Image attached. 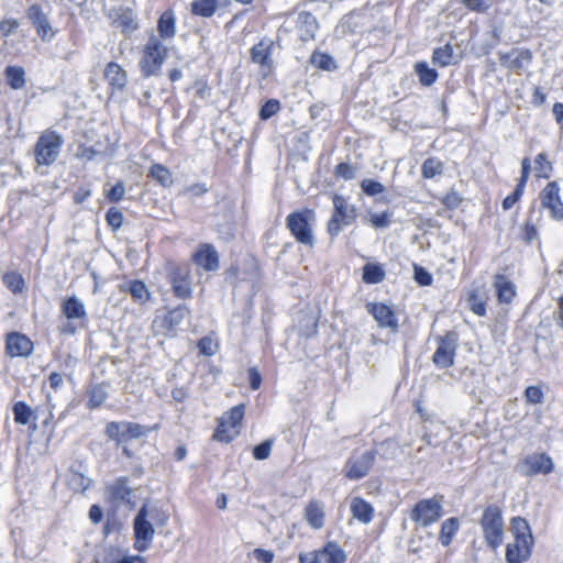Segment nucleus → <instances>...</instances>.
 <instances>
[{
  "instance_id": "nucleus-1",
  "label": "nucleus",
  "mask_w": 563,
  "mask_h": 563,
  "mask_svg": "<svg viewBox=\"0 0 563 563\" xmlns=\"http://www.w3.org/2000/svg\"><path fill=\"white\" fill-rule=\"evenodd\" d=\"M166 521L167 516L161 512L157 508L143 505L133 521L135 537L134 548L139 552L146 551L153 541L155 532L153 523L162 527Z\"/></svg>"
},
{
  "instance_id": "nucleus-2",
  "label": "nucleus",
  "mask_w": 563,
  "mask_h": 563,
  "mask_svg": "<svg viewBox=\"0 0 563 563\" xmlns=\"http://www.w3.org/2000/svg\"><path fill=\"white\" fill-rule=\"evenodd\" d=\"M479 523L485 541L493 550H496L504 539V520L500 508L496 505L486 507Z\"/></svg>"
},
{
  "instance_id": "nucleus-3",
  "label": "nucleus",
  "mask_w": 563,
  "mask_h": 563,
  "mask_svg": "<svg viewBox=\"0 0 563 563\" xmlns=\"http://www.w3.org/2000/svg\"><path fill=\"white\" fill-rule=\"evenodd\" d=\"M167 48L161 38L152 35L143 49V56L140 60L141 71L144 77L155 76L159 73L161 67L166 58Z\"/></svg>"
},
{
  "instance_id": "nucleus-4",
  "label": "nucleus",
  "mask_w": 563,
  "mask_h": 563,
  "mask_svg": "<svg viewBox=\"0 0 563 563\" xmlns=\"http://www.w3.org/2000/svg\"><path fill=\"white\" fill-rule=\"evenodd\" d=\"M313 220V211L305 209L288 214L286 219V227L298 243L312 246L314 244V238L312 234Z\"/></svg>"
},
{
  "instance_id": "nucleus-5",
  "label": "nucleus",
  "mask_w": 563,
  "mask_h": 563,
  "mask_svg": "<svg viewBox=\"0 0 563 563\" xmlns=\"http://www.w3.org/2000/svg\"><path fill=\"white\" fill-rule=\"evenodd\" d=\"M63 143V137L55 131L42 132L34 148L36 163L45 166L53 164L59 155Z\"/></svg>"
},
{
  "instance_id": "nucleus-6",
  "label": "nucleus",
  "mask_w": 563,
  "mask_h": 563,
  "mask_svg": "<svg viewBox=\"0 0 563 563\" xmlns=\"http://www.w3.org/2000/svg\"><path fill=\"white\" fill-rule=\"evenodd\" d=\"M166 275L177 298L188 299L192 296L191 272L188 264L168 262L166 264Z\"/></svg>"
},
{
  "instance_id": "nucleus-7",
  "label": "nucleus",
  "mask_w": 563,
  "mask_h": 563,
  "mask_svg": "<svg viewBox=\"0 0 563 563\" xmlns=\"http://www.w3.org/2000/svg\"><path fill=\"white\" fill-rule=\"evenodd\" d=\"M150 428L130 421H112L106 426L104 434L117 445H121L134 439H140L150 432Z\"/></svg>"
},
{
  "instance_id": "nucleus-8",
  "label": "nucleus",
  "mask_w": 563,
  "mask_h": 563,
  "mask_svg": "<svg viewBox=\"0 0 563 563\" xmlns=\"http://www.w3.org/2000/svg\"><path fill=\"white\" fill-rule=\"evenodd\" d=\"M443 512L442 496L422 499L412 508L410 518L417 526L428 527L437 522Z\"/></svg>"
},
{
  "instance_id": "nucleus-9",
  "label": "nucleus",
  "mask_w": 563,
  "mask_h": 563,
  "mask_svg": "<svg viewBox=\"0 0 563 563\" xmlns=\"http://www.w3.org/2000/svg\"><path fill=\"white\" fill-rule=\"evenodd\" d=\"M376 460V452L368 450L361 455H351L344 466L346 478L357 481L365 477Z\"/></svg>"
},
{
  "instance_id": "nucleus-10",
  "label": "nucleus",
  "mask_w": 563,
  "mask_h": 563,
  "mask_svg": "<svg viewBox=\"0 0 563 563\" xmlns=\"http://www.w3.org/2000/svg\"><path fill=\"white\" fill-rule=\"evenodd\" d=\"M334 212L328 222V232L336 236L343 227L350 225L354 218V210L349 208L345 198L335 196L333 198Z\"/></svg>"
},
{
  "instance_id": "nucleus-11",
  "label": "nucleus",
  "mask_w": 563,
  "mask_h": 563,
  "mask_svg": "<svg viewBox=\"0 0 563 563\" xmlns=\"http://www.w3.org/2000/svg\"><path fill=\"white\" fill-rule=\"evenodd\" d=\"M439 345L432 356L433 363L440 368H448L454 364V356L457 349V334L448 332L438 339Z\"/></svg>"
},
{
  "instance_id": "nucleus-12",
  "label": "nucleus",
  "mask_w": 563,
  "mask_h": 563,
  "mask_svg": "<svg viewBox=\"0 0 563 563\" xmlns=\"http://www.w3.org/2000/svg\"><path fill=\"white\" fill-rule=\"evenodd\" d=\"M274 45L275 42L272 38L263 37L251 48V59L260 66V71L263 77L269 76L273 71L274 62L272 52Z\"/></svg>"
},
{
  "instance_id": "nucleus-13",
  "label": "nucleus",
  "mask_w": 563,
  "mask_h": 563,
  "mask_svg": "<svg viewBox=\"0 0 563 563\" xmlns=\"http://www.w3.org/2000/svg\"><path fill=\"white\" fill-rule=\"evenodd\" d=\"M345 554L335 543L327 544L322 550L300 554V563H344Z\"/></svg>"
},
{
  "instance_id": "nucleus-14",
  "label": "nucleus",
  "mask_w": 563,
  "mask_h": 563,
  "mask_svg": "<svg viewBox=\"0 0 563 563\" xmlns=\"http://www.w3.org/2000/svg\"><path fill=\"white\" fill-rule=\"evenodd\" d=\"M560 191L558 183L550 181L540 192L542 207L550 210V214L554 220H563V202Z\"/></svg>"
},
{
  "instance_id": "nucleus-15",
  "label": "nucleus",
  "mask_w": 563,
  "mask_h": 563,
  "mask_svg": "<svg viewBox=\"0 0 563 563\" xmlns=\"http://www.w3.org/2000/svg\"><path fill=\"white\" fill-rule=\"evenodd\" d=\"M526 476H533L537 474H549L553 471L552 459L545 453H534L526 456L522 462Z\"/></svg>"
},
{
  "instance_id": "nucleus-16",
  "label": "nucleus",
  "mask_w": 563,
  "mask_h": 563,
  "mask_svg": "<svg viewBox=\"0 0 563 563\" xmlns=\"http://www.w3.org/2000/svg\"><path fill=\"white\" fill-rule=\"evenodd\" d=\"M27 19L35 26L37 34L44 42L51 41L54 37L55 33L48 18L38 4H32L27 9Z\"/></svg>"
},
{
  "instance_id": "nucleus-17",
  "label": "nucleus",
  "mask_w": 563,
  "mask_h": 563,
  "mask_svg": "<svg viewBox=\"0 0 563 563\" xmlns=\"http://www.w3.org/2000/svg\"><path fill=\"white\" fill-rule=\"evenodd\" d=\"M107 493L110 499L117 505L132 504L133 489L129 486L126 477L117 478L113 483L107 486Z\"/></svg>"
},
{
  "instance_id": "nucleus-18",
  "label": "nucleus",
  "mask_w": 563,
  "mask_h": 563,
  "mask_svg": "<svg viewBox=\"0 0 563 563\" xmlns=\"http://www.w3.org/2000/svg\"><path fill=\"white\" fill-rule=\"evenodd\" d=\"M192 261L205 271H217L219 268V255L213 245L201 244L192 255Z\"/></svg>"
},
{
  "instance_id": "nucleus-19",
  "label": "nucleus",
  "mask_w": 563,
  "mask_h": 563,
  "mask_svg": "<svg viewBox=\"0 0 563 563\" xmlns=\"http://www.w3.org/2000/svg\"><path fill=\"white\" fill-rule=\"evenodd\" d=\"M500 64L510 70H520L532 59L530 49L514 48L508 53H498Z\"/></svg>"
},
{
  "instance_id": "nucleus-20",
  "label": "nucleus",
  "mask_w": 563,
  "mask_h": 563,
  "mask_svg": "<svg viewBox=\"0 0 563 563\" xmlns=\"http://www.w3.org/2000/svg\"><path fill=\"white\" fill-rule=\"evenodd\" d=\"M33 351L32 341L24 334L12 332L7 336V352L12 357L29 356Z\"/></svg>"
},
{
  "instance_id": "nucleus-21",
  "label": "nucleus",
  "mask_w": 563,
  "mask_h": 563,
  "mask_svg": "<svg viewBox=\"0 0 563 563\" xmlns=\"http://www.w3.org/2000/svg\"><path fill=\"white\" fill-rule=\"evenodd\" d=\"M368 312L374 317L380 328H389L396 331L398 328L394 310L385 303H369Z\"/></svg>"
},
{
  "instance_id": "nucleus-22",
  "label": "nucleus",
  "mask_w": 563,
  "mask_h": 563,
  "mask_svg": "<svg viewBox=\"0 0 563 563\" xmlns=\"http://www.w3.org/2000/svg\"><path fill=\"white\" fill-rule=\"evenodd\" d=\"M533 542H527L515 539L512 543H508L506 548L507 563H522L531 555Z\"/></svg>"
},
{
  "instance_id": "nucleus-23",
  "label": "nucleus",
  "mask_w": 563,
  "mask_h": 563,
  "mask_svg": "<svg viewBox=\"0 0 563 563\" xmlns=\"http://www.w3.org/2000/svg\"><path fill=\"white\" fill-rule=\"evenodd\" d=\"M104 78L117 90H123L128 84L126 71L117 63L110 62L104 68Z\"/></svg>"
},
{
  "instance_id": "nucleus-24",
  "label": "nucleus",
  "mask_w": 563,
  "mask_h": 563,
  "mask_svg": "<svg viewBox=\"0 0 563 563\" xmlns=\"http://www.w3.org/2000/svg\"><path fill=\"white\" fill-rule=\"evenodd\" d=\"M319 29L317 18L309 11H301L298 15V30L303 41L313 40Z\"/></svg>"
},
{
  "instance_id": "nucleus-25",
  "label": "nucleus",
  "mask_w": 563,
  "mask_h": 563,
  "mask_svg": "<svg viewBox=\"0 0 563 563\" xmlns=\"http://www.w3.org/2000/svg\"><path fill=\"white\" fill-rule=\"evenodd\" d=\"M494 287L500 303H510L516 296L515 284L510 282L505 275H496Z\"/></svg>"
},
{
  "instance_id": "nucleus-26",
  "label": "nucleus",
  "mask_w": 563,
  "mask_h": 563,
  "mask_svg": "<svg viewBox=\"0 0 563 563\" xmlns=\"http://www.w3.org/2000/svg\"><path fill=\"white\" fill-rule=\"evenodd\" d=\"M351 512L355 519L362 523H369L373 518V507L371 504L360 497H355L351 501Z\"/></svg>"
},
{
  "instance_id": "nucleus-27",
  "label": "nucleus",
  "mask_w": 563,
  "mask_h": 563,
  "mask_svg": "<svg viewBox=\"0 0 563 563\" xmlns=\"http://www.w3.org/2000/svg\"><path fill=\"white\" fill-rule=\"evenodd\" d=\"M62 311L67 319H84L86 318V309L82 301L73 296L67 298L62 305Z\"/></svg>"
},
{
  "instance_id": "nucleus-28",
  "label": "nucleus",
  "mask_w": 563,
  "mask_h": 563,
  "mask_svg": "<svg viewBox=\"0 0 563 563\" xmlns=\"http://www.w3.org/2000/svg\"><path fill=\"white\" fill-rule=\"evenodd\" d=\"M486 292L484 288L473 289L468 295V308L478 317L486 314Z\"/></svg>"
},
{
  "instance_id": "nucleus-29",
  "label": "nucleus",
  "mask_w": 563,
  "mask_h": 563,
  "mask_svg": "<svg viewBox=\"0 0 563 563\" xmlns=\"http://www.w3.org/2000/svg\"><path fill=\"white\" fill-rule=\"evenodd\" d=\"M114 22L125 34H131L139 27V23L130 9H120Z\"/></svg>"
},
{
  "instance_id": "nucleus-30",
  "label": "nucleus",
  "mask_w": 563,
  "mask_h": 563,
  "mask_svg": "<svg viewBox=\"0 0 563 563\" xmlns=\"http://www.w3.org/2000/svg\"><path fill=\"white\" fill-rule=\"evenodd\" d=\"M432 60L434 64L445 67L450 64L457 63L459 58L454 54L452 46L450 44H445L444 46L434 49Z\"/></svg>"
},
{
  "instance_id": "nucleus-31",
  "label": "nucleus",
  "mask_w": 563,
  "mask_h": 563,
  "mask_svg": "<svg viewBox=\"0 0 563 563\" xmlns=\"http://www.w3.org/2000/svg\"><path fill=\"white\" fill-rule=\"evenodd\" d=\"M306 519L313 529H320L324 523L323 508L319 503H310L306 508Z\"/></svg>"
},
{
  "instance_id": "nucleus-32",
  "label": "nucleus",
  "mask_w": 563,
  "mask_h": 563,
  "mask_svg": "<svg viewBox=\"0 0 563 563\" xmlns=\"http://www.w3.org/2000/svg\"><path fill=\"white\" fill-rule=\"evenodd\" d=\"M511 531L515 539H519L527 542H533V537L530 531L529 523L521 517H515L511 519Z\"/></svg>"
},
{
  "instance_id": "nucleus-33",
  "label": "nucleus",
  "mask_w": 563,
  "mask_h": 563,
  "mask_svg": "<svg viewBox=\"0 0 563 563\" xmlns=\"http://www.w3.org/2000/svg\"><path fill=\"white\" fill-rule=\"evenodd\" d=\"M12 411L14 415V421L19 424L25 426L30 423L32 419L37 418L34 410L24 401L15 402L12 408Z\"/></svg>"
},
{
  "instance_id": "nucleus-34",
  "label": "nucleus",
  "mask_w": 563,
  "mask_h": 563,
  "mask_svg": "<svg viewBox=\"0 0 563 563\" xmlns=\"http://www.w3.org/2000/svg\"><path fill=\"white\" fill-rule=\"evenodd\" d=\"M219 5V0H195L191 3V12L195 15L210 18L212 16Z\"/></svg>"
},
{
  "instance_id": "nucleus-35",
  "label": "nucleus",
  "mask_w": 563,
  "mask_h": 563,
  "mask_svg": "<svg viewBox=\"0 0 563 563\" xmlns=\"http://www.w3.org/2000/svg\"><path fill=\"white\" fill-rule=\"evenodd\" d=\"M121 289L123 291H129L131 296L140 302H145L150 297L146 285L141 280L125 283L121 286Z\"/></svg>"
},
{
  "instance_id": "nucleus-36",
  "label": "nucleus",
  "mask_w": 563,
  "mask_h": 563,
  "mask_svg": "<svg viewBox=\"0 0 563 563\" xmlns=\"http://www.w3.org/2000/svg\"><path fill=\"white\" fill-rule=\"evenodd\" d=\"M159 36L163 38H172L175 35V16L173 12H164L157 24Z\"/></svg>"
},
{
  "instance_id": "nucleus-37",
  "label": "nucleus",
  "mask_w": 563,
  "mask_h": 563,
  "mask_svg": "<svg viewBox=\"0 0 563 563\" xmlns=\"http://www.w3.org/2000/svg\"><path fill=\"white\" fill-rule=\"evenodd\" d=\"M245 406L240 404L238 406L232 407L229 411L224 412L220 418V421L225 423L232 429H235L240 426L241 421L244 418Z\"/></svg>"
},
{
  "instance_id": "nucleus-38",
  "label": "nucleus",
  "mask_w": 563,
  "mask_h": 563,
  "mask_svg": "<svg viewBox=\"0 0 563 563\" xmlns=\"http://www.w3.org/2000/svg\"><path fill=\"white\" fill-rule=\"evenodd\" d=\"M459 527L460 522L456 518H449L442 523L439 540L444 547H448L452 542Z\"/></svg>"
},
{
  "instance_id": "nucleus-39",
  "label": "nucleus",
  "mask_w": 563,
  "mask_h": 563,
  "mask_svg": "<svg viewBox=\"0 0 563 563\" xmlns=\"http://www.w3.org/2000/svg\"><path fill=\"white\" fill-rule=\"evenodd\" d=\"M188 316L189 309L185 305H179L167 313L165 323L169 329H175L179 327Z\"/></svg>"
},
{
  "instance_id": "nucleus-40",
  "label": "nucleus",
  "mask_w": 563,
  "mask_h": 563,
  "mask_svg": "<svg viewBox=\"0 0 563 563\" xmlns=\"http://www.w3.org/2000/svg\"><path fill=\"white\" fill-rule=\"evenodd\" d=\"M5 76L9 86L12 89H21L25 85V71L19 66H9L5 68Z\"/></svg>"
},
{
  "instance_id": "nucleus-41",
  "label": "nucleus",
  "mask_w": 563,
  "mask_h": 563,
  "mask_svg": "<svg viewBox=\"0 0 563 563\" xmlns=\"http://www.w3.org/2000/svg\"><path fill=\"white\" fill-rule=\"evenodd\" d=\"M416 73L419 76V80L423 86H431L438 78L435 69L430 68L427 63L420 62L415 66Z\"/></svg>"
},
{
  "instance_id": "nucleus-42",
  "label": "nucleus",
  "mask_w": 563,
  "mask_h": 563,
  "mask_svg": "<svg viewBox=\"0 0 563 563\" xmlns=\"http://www.w3.org/2000/svg\"><path fill=\"white\" fill-rule=\"evenodd\" d=\"M385 278V272L377 264H366L363 267V280L366 284H378Z\"/></svg>"
},
{
  "instance_id": "nucleus-43",
  "label": "nucleus",
  "mask_w": 563,
  "mask_h": 563,
  "mask_svg": "<svg viewBox=\"0 0 563 563\" xmlns=\"http://www.w3.org/2000/svg\"><path fill=\"white\" fill-rule=\"evenodd\" d=\"M89 399L87 407L89 409L99 408L108 398V393L102 385H95L88 393Z\"/></svg>"
},
{
  "instance_id": "nucleus-44",
  "label": "nucleus",
  "mask_w": 563,
  "mask_h": 563,
  "mask_svg": "<svg viewBox=\"0 0 563 563\" xmlns=\"http://www.w3.org/2000/svg\"><path fill=\"white\" fill-rule=\"evenodd\" d=\"M310 63L319 69L331 71L336 68L334 58L328 54L314 52L311 55Z\"/></svg>"
},
{
  "instance_id": "nucleus-45",
  "label": "nucleus",
  "mask_w": 563,
  "mask_h": 563,
  "mask_svg": "<svg viewBox=\"0 0 563 563\" xmlns=\"http://www.w3.org/2000/svg\"><path fill=\"white\" fill-rule=\"evenodd\" d=\"M150 174L156 181H158L164 187H168L173 184L170 172L161 164L153 165Z\"/></svg>"
},
{
  "instance_id": "nucleus-46",
  "label": "nucleus",
  "mask_w": 563,
  "mask_h": 563,
  "mask_svg": "<svg viewBox=\"0 0 563 563\" xmlns=\"http://www.w3.org/2000/svg\"><path fill=\"white\" fill-rule=\"evenodd\" d=\"M2 280L3 284L14 294L22 292L24 288L23 277L15 272L4 274Z\"/></svg>"
},
{
  "instance_id": "nucleus-47",
  "label": "nucleus",
  "mask_w": 563,
  "mask_h": 563,
  "mask_svg": "<svg viewBox=\"0 0 563 563\" xmlns=\"http://www.w3.org/2000/svg\"><path fill=\"white\" fill-rule=\"evenodd\" d=\"M92 481L77 472H73L68 478V485L75 492H85L91 486Z\"/></svg>"
},
{
  "instance_id": "nucleus-48",
  "label": "nucleus",
  "mask_w": 563,
  "mask_h": 563,
  "mask_svg": "<svg viewBox=\"0 0 563 563\" xmlns=\"http://www.w3.org/2000/svg\"><path fill=\"white\" fill-rule=\"evenodd\" d=\"M421 170L424 178H433L442 174L443 164L439 159L431 157L424 161Z\"/></svg>"
},
{
  "instance_id": "nucleus-49",
  "label": "nucleus",
  "mask_w": 563,
  "mask_h": 563,
  "mask_svg": "<svg viewBox=\"0 0 563 563\" xmlns=\"http://www.w3.org/2000/svg\"><path fill=\"white\" fill-rule=\"evenodd\" d=\"M361 188L367 196H376L386 190L382 183L368 178L362 180Z\"/></svg>"
},
{
  "instance_id": "nucleus-50",
  "label": "nucleus",
  "mask_w": 563,
  "mask_h": 563,
  "mask_svg": "<svg viewBox=\"0 0 563 563\" xmlns=\"http://www.w3.org/2000/svg\"><path fill=\"white\" fill-rule=\"evenodd\" d=\"M229 428V426L219 420V426L213 433V439L224 443L231 442L233 438L239 434V431H234L232 434H230Z\"/></svg>"
},
{
  "instance_id": "nucleus-51",
  "label": "nucleus",
  "mask_w": 563,
  "mask_h": 563,
  "mask_svg": "<svg viewBox=\"0 0 563 563\" xmlns=\"http://www.w3.org/2000/svg\"><path fill=\"white\" fill-rule=\"evenodd\" d=\"M107 223L113 229L118 230L123 224V213L117 208H110L106 214Z\"/></svg>"
},
{
  "instance_id": "nucleus-52",
  "label": "nucleus",
  "mask_w": 563,
  "mask_h": 563,
  "mask_svg": "<svg viewBox=\"0 0 563 563\" xmlns=\"http://www.w3.org/2000/svg\"><path fill=\"white\" fill-rule=\"evenodd\" d=\"M525 398L528 404L539 405L543 402L544 394L538 386H529L525 390Z\"/></svg>"
},
{
  "instance_id": "nucleus-53",
  "label": "nucleus",
  "mask_w": 563,
  "mask_h": 563,
  "mask_svg": "<svg viewBox=\"0 0 563 563\" xmlns=\"http://www.w3.org/2000/svg\"><path fill=\"white\" fill-rule=\"evenodd\" d=\"M279 108H280V104H279L278 100H275V99L267 100L263 104V107L260 111L261 119L267 120V119L272 118L274 114L277 113Z\"/></svg>"
},
{
  "instance_id": "nucleus-54",
  "label": "nucleus",
  "mask_w": 563,
  "mask_h": 563,
  "mask_svg": "<svg viewBox=\"0 0 563 563\" xmlns=\"http://www.w3.org/2000/svg\"><path fill=\"white\" fill-rule=\"evenodd\" d=\"M415 280L421 286H430L432 284V275L422 266L413 265Z\"/></svg>"
},
{
  "instance_id": "nucleus-55",
  "label": "nucleus",
  "mask_w": 563,
  "mask_h": 563,
  "mask_svg": "<svg viewBox=\"0 0 563 563\" xmlns=\"http://www.w3.org/2000/svg\"><path fill=\"white\" fill-rule=\"evenodd\" d=\"M273 440H265L253 449V456L256 460H266L272 451Z\"/></svg>"
},
{
  "instance_id": "nucleus-56",
  "label": "nucleus",
  "mask_w": 563,
  "mask_h": 563,
  "mask_svg": "<svg viewBox=\"0 0 563 563\" xmlns=\"http://www.w3.org/2000/svg\"><path fill=\"white\" fill-rule=\"evenodd\" d=\"M125 195V186L122 181H118L107 194L106 197L111 202H119Z\"/></svg>"
},
{
  "instance_id": "nucleus-57",
  "label": "nucleus",
  "mask_w": 563,
  "mask_h": 563,
  "mask_svg": "<svg viewBox=\"0 0 563 563\" xmlns=\"http://www.w3.org/2000/svg\"><path fill=\"white\" fill-rule=\"evenodd\" d=\"M20 23L15 19H8L0 22V33L2 36H10L19 27Z\"/></svg>"
},
{
  "instance_id": "nucleus-58",
  "label": "nucleus",
  "mask_w": 563,
  "mask_h": 563,
  "mask_svg": "<svg viewBox=\"0 0 563 563\" xmlns=\"http://www.w3.org/2000/svg\"><path fill=\"white\" fill-rule=\"evenodd\" d=\"M536 164L539 166L540 169V176L544 178H549L550 172L552 170V166L550 163L547 162V154L540 153L536 157Z\"/></svg>"
},
{
  "instance_id": "nucleus-59",
  "label": "nucleus",
  "mask_w": 563,
  "mask_h": 563,
  "mask_svg": "<svg viewBox=\"0 0 563 563\" xmlns=\"http://www.w3.org/2000/svg\"><path fill=\"white\" fill-rule=\"evenodd\" d=\"M198 349L200 353L208 356H211L216 353V344L213 343V340L208 336H205L199 340Z\"/></svg>"
},
{
  "instance_id": "nucleus-60",
  "label": "nucleus",
  "mask_w": 563,
  "mask_h": 563,
  "mask_svg": "<svg viewBox=\"0 0 563 563\" xmlns=\"http://www.w3.org/2000/svg\"><path fill=\"white\" fill-rule=\"evenodd\" d=\"M467 9L476 12H485L489 8L488 0H462Z\"/></svg>"
},
{
  "instance_id": "nucleus-61",
  "label": "nucleus",
  "mask_w": 563,
  "mask_h": 563,
  "mask_svg": "<svg viewBox=\"0 0 563 563\" xmlns=\"http://www.w3.org/2000/svg\"><path fill=\"white\" fill-rule=\"evenodd\" d=\"M371 223L374 228H386L389 224V214L384 211L382 213H374L371 216Z\"/></svg>"
},
{
  "instance_id": "nucleus-62",
  "label": "nucleus",
  "mask_w": 563,
  "mask_h": 563,
  "mask_svg": "<svg viewBox=\"0 0 563 563\" xmlns=\"http://www.w3.org/2000/svg\"><path fill=\"white\" fill-rule=\"evenodd\" d=\"M336 175L340 177H343L345 179H352V178H354L355 170L350 164L340 163L336 166Z\"/></svg>"
},
{
  "instance_id": "nucleus-63",
  "label": "nucleus",
  "mask_w": 563,
  "mask_h": 563,
  "mask_svg": "<svg viewBox=\"0 0 563 563\" xmlns=\"http://www.w3.org/2000/svg\"><path fill=\"white\" fill-rule=\"evenodd\" d=\"M247 375H249V380H250L251 388L253 390L258 389L260 386H261V383H262V376H261L260 372L257 371V368L251 367L247 371Z\"/></svg>"
},
{
  "instance_id": "nucleus-64",
  "label": "nucleus",
  "mask_w": 563,
  "mask_h": 563,
  "mask_svg": "<svg viewBox=\"0 0 563 563\" xmlns=\"http://www.w3.org/2000/svg\"><path fill=\"white\" fill-rule=\"evenodd\" d=\"M208 191V188L202 184H194L186 187L183 191L184 195H190L192 197H200Z\"/></svg>"
}]
</instances>
